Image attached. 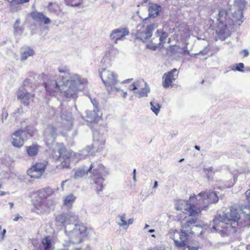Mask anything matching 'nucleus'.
Masks as SVG:
<instances>
[{"label": "nucleus", "mask_w": 250, "mask_h": 250, "mask_svg": "<svg viewBox=\"0 0 250 250\" xmlns=\"http://www.w3.org/2000/svg\"><path fill=\"white\" fill-rule=\"evenodd\" d=\"M188 216L186 213H180L178 215V220L181 223V229L178 231L175 230L171 233V238L173 239L175 246L178 248L185 250H198L200 247L198 242H194L192 245H189L190 236L194 234L192 230L194 227H197L195 225L197 219L191 218L185 220Z\"/></svg>", "instance_id": "f257e3e1"}, {"label": "nucleus", "mask_w": 250, "mask_h": 250, "mask_svg": "<svg viewBox=\"0 0 250 250\" xmlns=\"http://www.w3.org/2000/svg\"><path fill=\"white\" fill-rule=\"evenodd\" d=\"M240 219L237 209L231 207L224 215L215 218L210 225L213 231L225 236L236 232Z\"/></svg>", "instance_id": "f03ea898"}, {"label": "nucleus", "mask_w": 250, "mask_h": 250, "mask_svg": "<svg viewBox=\"0 0 250 250\" xmlns=\"http://www.w3.org/2000/svg\"><path fill=\"white\" fill-rule=\"evenodd\" d=\"M88 171L91 174L92 184L94 186L97 193H99L103 190L104 177L108 174V171L105 167L99 161L91 163L88 168Z\"/></svg>", "instance_id": "7ed1b4c3"}, {"label": "nucleus", "mask_w": 250, "mask_h": 250, "mask_svg": "<svg viewBox=\"0 0 250 250\" xmlns=\"http://www.w3.org/2000/svg\"><path fill=\"white\" fill-rule=\"evenodd\" d=\"M99 75L109 94L119 93L123 98L126 97L127 93L116 86L118 83L117 76L114 72L104 68L99 72Z\"/></svg>", "instance_id": "20e7f679"}, {"label": "nucleus", "mask_w": 250, "mask_h": 250, "mask_svg": "<svg viewBox=\"0 0 250 250\" xmlns=\"http://www.w3.org/2000/svg\"><path fill=\"white\" fill-rule=\"evenodd\" d=\"M219 200L216 192L213 191H204L197 195L190 196L189 201L199 206L201 210L206 208L209 204L216 203Z\"/></svg>", "instance_id": "39448f33"}, {"label": "nucleus", "mask_w": 250, "mask_h": 250, "mask_svg": "<svg viewBox=\"0 0 250 250\" xmlns=\"http://www.w3.org/2000/svg\"><path fill=\"white\" fill-rule=\"evenodd\" d=\"M92 229L87 228L84 224H75L74 228L71 231H65L67 233L70 241L73 243H81L83 240L88 237Z\"/></svg>", "instance_id": "423d86ee"}, {"label": "nucleus", "mask_w": 250, "mask_h": 250, "mask_svg": "<svg viewBox=\"0 0 250 250\" xmlns=\"http://www.w3.org/2000/svg\"><path fill=\"white\" fill-rule=\"evenodd\" d=\"M53 151V155L56 157V160L58 161L61 158L63 159V160L61 164L62 168H70L71 159L73 153L72 151L67 150L63 143H58L56 144V147Z\"/></svg>", "instance_id": "0eeeda50"}, {"label": "nucleus", "mask_w": 250, "mask_h": 250, "mask_svg": "<svg viewBox=\"0 0 250 250\" xmlns=\"http://www.w3.org/2000/svg\"><path fill=\"white\" fill-rule=\"evenodd\" d=\"M48 162L44 160L37 162L31 166L27 170V175L33 180L41 179L45 173Z\"/></svg>", "instance_id": "6e6552de"}, {"label": "nucleus", "mask_w": 250, "mask_h": 250, "mask_svg": "<svg viewBox=\"0 0 250 250\" xmlns=\"http://www.w3.org/2000/svg\"><path fill=\"white\" fill-rule=\"evenodd\" d=\"M175 208L176 210L181 211V213H189L188 216H195L198 215L201 212V209L199 207H197L195 205L190 203L188 201L180 200L178 201L176 204Z\"/></svg>", "instance_id": "1a4fd4ad"}, {"label": "nucleus", "mask_w": 250, "mask_h": 250, "mask_svg": "<svg viewBox=\"0 0 250 250\" xmlns=\"http://www.w3.org/2000/svg\"><path fill=\"white\" fill-rule=\"evenodd\" d=\"M56 221L66 227L70 224H78L79 219L78 216L74 212H70L67 214H61L56 218Z\"/></svg>", "instance_id": "9d476101"}, {"label": "nucleus", "mask_w": 250, "mask_h": 250, "mask_svg": "<svg viewBox=\"0 0 250 250\" xmlns=\"http://www.w3.org/2000/svg\"><path fill=\"white\" fill-rule=\"evenodd\" d=\"M179 72L177 69L174 68L165 73L162 77V85L165 88L173 86L174 83L178 78Z\"/></svg>", "instance_id": "9b49d317"}, {"label": "nucleus", "mask_w": 250, "mask_h": 250, "mask_svg": "<svg viewBox=\"0 0 250 250\" xmlns=\"http://www.w3.org/2000/svg\"><path fill=\"white\" fill-rule=\"evenodd\" d=\"M17 98L24 106H28L31 103L34 102L35 94L28 92L26 89H20L17 93Z\"/></svg>", "instance_id": "f8f14e48"}, {"label": "nucleus", "mask_w": 250, "mask_h": 250, "mask_svg": "<svg viewBox=\"0 0 250 250\" xmlns=\"http://www.w3.org/2000/svg\"><path fill=\"white\" fill-rule=\"evenodd\" d=\"M33 208L31 211L38 214L44 213L47 210L50 209V206L47 202H45L35 198L32 200Z\"/></svg>", "instance_id": "ddd939ff"}, {"label": "nucleus", "mask_w": 250, "mask_h": 250, "mask_svg": "<svg viewBox=\"0 0 250 250\" xmlns=\"http://www.w3.org/2000/svg\"><path fill=\"white\" fill-rule=\"evenodd\" d=\"M23 132L24 130L23 129H20L11 134L10 142L14 147L21 148L23 146L24 140L22 137Z\"/></svg>", "instance_id": "4468645a"}, {"label": "nucleus", "mask_w": 250, "mask_h": 250, "mask_svg": "<svg viewBox=\"0 0 250 250\" xmlns=\"http://www.w3.org/2000/svg\"><path fill=\"white\" fill-rule=\"evenodd\" d=\"M47 94L50 96H56L59 92H62L59 85L55 80H49L43 83Z\"/></svg>", "instance_id": "2eb2a0df"}, {"label": "nucleus", "mask_w": 250, "mask_h": 250, "mask_svg": "<svg viewBox=\"0 0 250 250\" xmlns=\"http://www.w3.org/2000/svg\"><path fill=\"white\" fill-rule=\"evenodd\" d=\"M142 84H143V82L136 81L130 84L128 89L130 91L137 90L135 93L138 95L139 97L147 96L149 90L146 85L143 87Z\"/></svg>", "instance_id": "dca6fc26"}, {"label": "nucleus", "mask_w": 250, "mask_h": 250, "mask_svg": "<svg viewBox=\"0 0 250 250\" xmlns=\"http://www.w3.org/2000/svg\"><path fill=\"white\" fill-rule=\"evenodd\" d=\"M153 26L152 24H147L145 26L142 25L140 28L137 30V35L142 41H145L151 37Z\"/></svg>", "instance_id": "f3484780"}, {"label": "nucleus", "mask_w": 250, "mask_h": 250, "mask_svg": "<svg viewBox=\"0 0 250 250\" xmlns=\"http://www.w3.org/2000/svg\"><path fill=\"white\" fill-rule=\"evenodd\" d=\"M128 34L129 31L127 28H121L112 31L110 38L115 43H117L118 40H123Z\"/></svg>", "instance_id": "a211bd4d"}, {"label": "nucleus", "mask_w": 250, "mask_h": 250, "mask_svg": "<svg viewBox=\"0 0 250 250\" xmlns=\"http://www.w3.org/2000/svg\"><path fill=\"white\" fill-rule=\"evenodd\" d=\"M53 192L52 189L49 188H43L37 190L35 193V198L45 202H47V198L53 194Z\"/></svg>", "instance_id": "6ab92c4d"}, {"label": "nucleus", "mask_w": 250, "mask_h": 250, "mask_svg": "<svg viewBox=\"0 0 250 250\" xmlns=\"http://www.w3.org/2000/svg\"><path fill=\"white\" fill-rule=\"evenodd\" d=\"M32 19L37 22H43L45 24H49L51 22L50 19L46 17L42 12L33 11L30 14Z\"/></svg>", "instance_id": "aec40b11"}, {"label": "nucleus", "mask_w": 250, "mask_h": 250, "mask_svg": "<svg viewBox=\"0 0 250 250\" xmlns=\"http://www.w3.org/2000/svg\"><path fill=\"white\" fill-rule=\"evenodd\" d=\"M79 91L76 83L73 81L69 85L68 88L65 91V96L67 98L74 97L76 96Z\"/></svg>", "instance_id": "412c9836"}, {"label": "nucleus", "mask_w": 250, "mask_h": 250, "mask_svg": "<svg viewBox=\"0 0 250 250\" xmlns=\"http://www.w3.org/2000/svg\"><path fill=\"white\" fill-rule=\"evenodd\" d=\"M118 217L120 219V222L118 223V225L125 229H127L129 225L132 224L134 222L133 218H130L126 220V214L125 213L119 215Z\"/></svg>", "instance_id": "4be33fe9"}, {"label": "nucleus", "mask_w": 250, "mask_h": 250, "mask_svg": "<svg viewBox=\"0 0 250 250\" xmlns=\"http://www.w3.org/2000/svg\"><path fill=\"white\" fill-rule=\"evenodd\" d=\"M42 246L43 248V250H53L52 240L50 236H47L42 239L41 242ZM36 250H42L41 248H38Z\"/></svg>", "instance_id": "5701e85b"}, {"label": "nucleus", "mask_w": 250, "mask_h": 250, "mask_svg": "<svg viewBox=\"0 0 250 250\" xmlns=\"http://www.w3.org/2000/svg\"><path fill=\"white\" fill-rule=\"evenodd\" d=\"M115 55V51L114 49H111L110 50L105 52L104 55L101 60V63L104 64L109 63L113 58Z\"/></svg>", "instance_id": "b1692460"}, {"label": "nucleus", "mask_w": 250, "mask_h": 250, "mask_svg": "<svg viewBox=\"0 0 250 250\" xmlns=\"http://www.w3.org/2000/svg\"><path fill=\"white\" fill-rule=\"evenodd\" d=\"M40 146L37 144H33L26 147V152L30 157H35L38 154Z\"/></svg>", "instance_id": "393cba45"}, {"label": "nucleus", "mask_w": 250, "mask_h": 250, "mask_svg": "<svg viewBox=\"0 0 250 250\" xmlns=\"http://www.w3.org/2000/svg\"><path fill=\"white\" fill-rule=\"evenodd\" d=\"M89 171L88 168L86 169L84 167L78 168L75 172L74 178L75 179H79L86 177Z\"/></svg>", "instance_id": "a878e982"}, {"label": "nucleus", "mask_w": 250, "mask_h": 250, "mask_svg": "<svg viewBox=\"0 0 250 250\" xmlns=\"http://www.w3.org/2000/svg\"><path fill=\"white\" fill-rule=\"evenodd\" d=\"M228 17V11L224 8L220 9L217 18V21L219 23L225 24Z\"/></svg>", "instance_id": "bb28decb"}, {"label": "nucleus", "mask_w": 250, "mask_h": 250, "mask_svg": "<svg viewBox=\"0 0 250 250\" xmlns=\"http://www.w3.org/2000/svg\"><path fill=\"white\" fill-rule=\"evenodd\" d=\"M76 199V196H75L73 194H69L64 197L63 199V205L69 208H71Z\"/></svg>", "instance_id": "cd10ccee"}, {"label": "nucleus", "mask_w": 250, "mask_h": 250, "mask_svg": "<svg viewBox=\"0 0 250 250\" xmlns=\"http://www.w3.org/2000/svg\"><path fill=\"white\" fill-rule=\"evenodd\" d=\"M47 8L51 13L58 14L61 12V7L57 2H49Z\"/></svg>", "instance_id": "c85d7f7f"}, {"label": "nucleus", "mask_w": 250, "mask_h": 250, "mask_svg": "<svg viewBox=\"0 0 250 250\" xmlns=\"http://www.w3.org/2000/svg\"><path fill=\"white\" fill-rule=\"evenodd\" d=\"M65 4L71 7H78L83 2V0H64Z\"/></svg>", "instance_id": "c756f323"}, {"label": "nucleus", "mask_w": 250, "mask_h": 250, "mask_svg": "<svg viewBox=\"0 0 250 250\" xmlns=\"http://www.w3.org/2000/svg\"><path fill=\"white\" fill-rule=\"evenodd\" d=\"M35 54V52L33 49L28 48L27 51L21 53V60L22 61L26 60L29 57L33 56Z\"/></svg>", "instance_id": "7c9ffc66"}, {"label": "nucleus", "mask_w": 250, "mask_h": 250, "mask_svg": "<svg viewBox=\"0 0 250 250\" xmlns=\"http://www.w3.org/2000/svg\"><path fill=\"white\" fill-rule=\"evenodd\" d=\"M213 167H209L208 168H204V172L206 173V176L208 180L212 179L213 177L214 172L213 171Z\"/></svg>", "instance_id": "2f4dec72"}, {"label": "nucleus", "mask_w": 250, "mask_h": 250, "mask_svg": "<svg viewBox=\"0 0 250 250\" xmlns=\"http://www.w3.org/2000/svg\"><path fill=\"white\" fill-rule=\"evenodd\" d=\"M151 109L156 114L159 112L161 106L160 104L154 101L150 103Z\"/></svg>", "instance_id": "473e14b6"}, {"label": "nucleus", "mask_w": 250, "mask_h": 250, "mask_svg": "<svg viewBox=\"0 0 250 250\" xmlns=\"http://www.w3.org/2000/svg\"><path fill=\"white\" fill-rule=\"evenodd\" d=\"M157 33L159 34V39L161 43H164L165 42L167 38L168 37L167 33L164 31L160 32L159 30H157Z\"/></svg>", "instance_id": "72a5a7b5"}, {"label": "nucleus", "mask_w": 250, "mask_h": 250, "mask_svg": "<svg viewBox=\"0 0 250 250\" xmlns=\"http://www.w3.org/2000/svg\"><path fill=\"white\" fill-rule=\"evenodd\" d=\"M29 0H11L10 2V5L11 6H14L20 4L28 3Z\"/></svg>", "instance_id": "f704fd0d"}, {"label": "nucleus", "mask_w": 250, "mask_h": 250, "mask_svg": "<svg viewBox=\"0 0 250 250\" xmlns=\"http://www.w3.org/2000/svg\"><path fill=\"white\" fill-rule=\"evenodd\" d=\"M244 68V64L243 63L240 62L237 63L235 65V68H233V70L235 71H238L240 72L244 71L243 68Z\"/></svg>", "instance_id": "c9c22d12"}, {"label": "nucleus", "mask_w": 250, "mask_h": 250, "mask_svg": "<svg viewBox=\"0 0 250 250\" xmlns=\"http://www.w3.org/2000/svg\"><path fill=\"white\" fill-rule=\"evenodd\" d=\"M210 51V49L208 47H206L203 50L201 51L199 54L205 55H207Z\"/></svg>", "instance_id": "e433bc0d"}, {"label": "nucleus", "mask_w": 250, "mask_h": 250, "mask_svg": "<svg viewBox=\"0 0 250 250\" xmlns=\"http://www.w3.org/2000/svg\"><path fill=\"white\" fill-rule=\"evenodd\" d=\"M245 196L248 202L250 204V188L246 190Z\"/></svg>", "instance_id": "4c0bfd02"}, {"label": "nucleus", "mask_w": 250, "mask_h": 250, "mask_svg": "<svg viewBox=\"0 0 250 250\" xmlns=\"http://www.w3.org/2000/svg\"><path fill=\"white\" fill-rule=\"evenodd\" d=\"M5 233L6 230L5 229L2 230V227L0 226V237H1L2 239L4 238Z\"/></svg>", "instance_id": "58836bf2"}, {"label": "nucleus", "mask_w": 250, "mask_h": 250, "mask_svg": "<svg viewBox=\"0 0 250 250\" xmlns=\"http://www.w3.org/2000/svg\"><path fill=\"white\" fill-rule=\"evenodd\" d=\"M22 112H23L22 107L21 106L19 108H18L17 109L15 113L20 114V113H22Z\"/></svg>", "instance_id": "ea45409f"}, {"label": "nucleus", "mask_w": 250, "mask_h": 250, "mask_svg": "<svg viewBox=\"0 0 250 250\" xmlns=\"http://www.w3.org/2000/svg\"><path fill=\"white\" fill-rule=\"evenodd\" d=\"M242 53L243 54V57H247L248 56V55H249V52H248V51L247 50H243L242 51Z\"/></svg>", "instance_id": "a19ab883"}, {"label": "nucleus", "mask_w": 250, "mask_h": 250, "mask_svg": "<svg viewBox=\"0 0 250 250\" xmlns=\"http://www.w3.org/2000/svg\"><path fill=\"white\" fill-rule=\"evenodd\" d=\"M250 209V208H249ZM246 218L248 219L249 224L250 225V214H246Z\"/></svg>", "instance_id": "79ce46f5"}, {"label": "nucleus", "mask_w": 250, "mask_h": 250, "mask_svg": "<svg viewBox=\"0 0 250 250\" xmlns=\"http://www.w3.org/2000/svg\"><path fill=\"white\" fill-rule=\"evenodd\" d=\"M20 218H21V216H19V215H18L17 216H16L14 219H13V221H17Z\"/></svg>", "instance_id": "37998d69"}, {"label": "nucleus", "mask_w": 250, "mask_h": 250, "mask_svg": "<svg viewBox=\"0 0 250 250\" xmlns=\"http://www.w3.org/2000/svg\"><path fill=\"white\" fill-rule=\"evenodd\" d=\"M7 193L5 191H0V196H4L6 195Z\"/></svg>", "instance_id": "c03bdc74"}, {"label": "nucleus", "mask_w": 250, "mask_h": 250, "mask_svg": "<svg viewBox=\"0 0 250 250\" xmlns=\"http://www.w3.org/2000/svg\"><path fill=\"white\" fill-rule=\"evenodd\" d=\"M148 250H160L159 248L157 247L151 248L149 249Z\"/></svg>", "instance_id": "a18cd8bd"}, {"label": "nucleus", "mask_w": 250, "mask_h": 250, "mask_svg": "<svg viewBox=\"0 0 250 250\" xmlns=\"http://www.w3.org/2000/svg\"><path fill=\"white\" fill-rule=\"evenodd\" d=\"M133 179L136 180V169H134L133 170Z\"/></svg>", "instance_id": "49530a36"}, {"label": "nucleus", "mask_w": 250, "mask_h": 250, "mask_svg": "<svg viewBox=\"0 0 250 250\" xmlns=\"http://www.w3.org/2000/svg\"><path fill=\"white\" fill-rule=\"evenodd\" d=\"M27 133L30 135V136H33L34 135L33 131H31V132L27 131Z\"/></svg>", "instance_id": "de8ad7c7"}, {"label": "nucleus", "mask_w": 250, "mask_h": 250, "mask_svg": "<svg viewBox=\"0 0 250 250\" xmlns=\"http://www.w3.org/2000/svg\"><path fill=\"white\" fill-rule=\"evenodd\" d=\"M59 71L61 73H65V70L64 69H59Z\"/></svg>", "instance_id": "09e8293b"}, {"label": "nucleus", "mask_w": 250, "mask_h": 250, "mask_svg": "<svg viewBox=\"0 0 250 250\" xmlns=\"http://www.w3.org/2000/svg\"><path fill=\"white\" fill-rule=\"evenodd\" d=\"M66 181H67V180L63 181H62V183H61V187H62V188H63V186H64V183H65V182H66Z\"/></svg>", "instance_id": "8fccbe9b"}, {"label": "nucleus", "mask_w": 250, "mask_h": 250, "mask_svg": "<svg viewBox=\"0 0 250 250\" xmlns=\"http://www.w3.org/2000/svg\"><path fill=\"white\" fill-rule=\"evenodd\" d=\"M157 186H158V182L157 181H155L154 182V186H153V188H156L157 187Z\"/></svg>", "instance_id": "3c124183"}, {"label": "nucleus", "mask_w": 250, "mask_h": 250, "mask_svg": "<svg viewBox=\"0 0 250 250\" xmlns=\"http://www.w3.org/2000/svg\"><path fill=\"white\" fill-rule=\"evenodd\" d=\"M194 148L197 149V150H200V146H195Z\"/></svg>", "instance_id": "603ef678"}, {"label": "nucleus", "mask_w": 250, "mask_h": 250, "mask_svg": "<svg viewBox=\"0 0 250 250\" xmlns=\"http://www.w3.org/2000/svg\"><path fill=\"white\" fill-rule=\"evenodd\" d=\"M155 231V230L153 229H149L148 230V232H150V233H152V232H154Z\"/></svg>", "instance_id": "864d4df0"}, {"label": "nucleus", "mask_w": 250, "mask_h": 250, "mask_svg": "<svg viewBox=\"0 0 250 250\" xmlns=\"http://www.w3.org/2000/svg\"><path fill=\"white\" fill-rule=\"evenodd\" d=\"M157 48V46H155L153 47H152L151 48L153 49V50H156V49Z\"/></svg>", "instance_id": "5fc2aeb1"}, {"label": "nucleus", "mask_w": 250, "mask_h": 250, "mask_svg": "<svg viewBox=\"0 0 250 250\" xmlns=\"http://www.w3.org/2000/svg\"><path fill=\"white\" fill-rule=\"evenodd\" d=\"M10 204L11 208H12L13 206V203H10Z\"/></svg>", "instance_id": "6e6d98bb"}, {"label": "nucleus", "mask_w": 250, "mask_h": 250, "mask_svg": "<svg viewBox=\"0 0 250 250\" xmlns=\"http://www.w3.org/2000/svg\"><path fill=\"white\" fill-rule=\"evenodd\" d=\"M148 227H149V225H148L146 224V226H145V228H148Z\"/></svg>", "instance_id": "4d7b16f0"}, {"label": "nucleus", "mask_w": 250, "mask_h": 250, "mask_svg": "<svg viewBox=\"0 0 250 250\" xmlns=\"http://www.w3.org/2000/svg\"><path fill=\"white\" fill-rule=\"evenodd\" d=\"M151 236H152V237H154V238H155V234H152V235H151Z\"/></svg>", "instance_id": "13d9d810"}, {"label": "nucleus", "mask_w": 250, "mask_h": 250, "mask_svg": "<svg viewBox=\"0 0 250 250\" xmlns=\"http://www.w3.org/2000/svg\"><path fill=\"white\" fill-rule=\"evenodd\" d=\"M183 161H184V159H181V160L179 161V162H182Z\"/></svg>", "instance_id": "bf43d9fd"}, {"label": "nucleus", "mask_w": 250, "mask_h": 250, "mask_svg": "<svg viewBox=\"0 0 250 250\" xmlns=\"http://www.w3.org/2000/svg\"><path fill=\"white\" fill-rule=\"evenodd\" d=\"M53 130H54V131H56V128H53Z\"/></svg>", "instance_id": "052dcab7"}, {"label": "nucleus", "mask_w": 250, "mask_h": 250, "mask_svg": "<svg viewBox=\"0 0 250 250\" xmlns=\"http://www.w3.org/2000/svg\"><path fill=\"white\" fill-rule=\"evenodd\" d=\"M2 184L0 183V188H1Z\"/></svg>", "instance_id": "680f3d73"}, {"label": "nucleus", "mask_w": 250, "mask_h": 250, "mask_svg": "<svg viewBox=\"0 0 250 250\" xmlns=\"http://www.w3.org/2000/svg\"><path fill=\"white\" fill-rule=\"evenodd\" d=\"M240 18H241V17H242V14H240Z\"/></svg>", "instance_id": "e2e57ef3"}, {"label": "nucleus", "mask_w": 250, "mask_h": 250, "mask_svg": "<svg viewBox=\"0 0 250 250\" xmlns=\"http://www.w3.org/2000/svg\"><path fill=\"white\" fill-rule=\"evenodd\" d=\"M239 20H240V19H236V21H239Z\"/></svg>", "instance_id": "0e129e2a"}, {"label": "nucleus", "mask_w": 250, "mask_h": 250, "mask_svg": "<svg viewBox=\"0 0 250 250\" xmlns=\"http://www.w3.org/2000/svg\"><path fill=\"white\" fill-rule=\"evenodd\" d=\"M18 21H18V20H17V21H16V22H18Z\"/></svg>", "instance_id": "69168bd1"}, {"label": "nucleus", "mask_w": 250, "mask_h": 250, "mask_svg": "<svg viewBox=\"0 0 250 250\" xmlns=\"http://www.w3.org/2000/svg\"><path fill=\"white\" fill-rule=\"evenodd\" d=\"M17 250V249H15V250Z\"/></svg>", "instance_id": "338daca9"}]
</instances>
